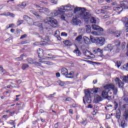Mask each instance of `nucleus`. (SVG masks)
Returning a JSON list of instances; mask_svg holds the SVG:
<instances>
[{
  "label": "nucleus",
  "instance_id": "50",
  "mask_svg": "<svg viewBox=\"0 0 128 128\" xmlns=\"http://www.w3.org/2000/svg\"><path fill=\"white\" fill-rule=\"evenodd\" d=\"M40 2L44 4L45 6H48V2L46 0L41 1Z\"/></svg>",
  "mask_w": 128,
  "mask_h": 128
},
{
  "label": "nucleus",
  "instance_id": "40",
  "mask_svg": "<svg viewBox=\"0 0 128 128\" xmlns=\"http://www.w3.org/2000/svg\"><path fill=\"white\" fill-rule=\"evenodd\" d=\"M122 81L124 82H128V75L124 77Z\"/></svg>",
  "mask_w": 128,
  "mask_h": 128
},
{
  "label": "nucleus",
  "instance_id": "18",
  "mask_svg": "<svg viewBox=\"0 0 128 128\" xmlns=\"http://www.w3.org/2000/svg\"><path fill=\"white\" fill-rule=\"evenodd\" d=\"M73 52L76 54V56H82V52H80V50H78V47H76V50L73 51Z\"/></svg>",
  "mask_w": 128,
  "mask_h": 128
},
{
  "label": "nucleus",
  "instance_id": "60",
  "mask_svg": "<svg viewBox=\"0 0 128 128\" xmlns=\"http://www.w3.org/2000/svg\"><path fill=\"white\" fill-rule=\"evenodd\" d=\"M101 14H106V11L104 10H101Z\"/></svg>",
  "mask_w": 128,
  "mask_h": 128
},
{
  "label": "nucleus",
  "instance_id": "53",
  "mask_svg": "<svg viewBox=\"0 0 128 128\" xmlns=\"http://www.w3.org/2000/svg\"><path fill=\"white\" fill-rule=\"evenodd\" d=\"M66 102H70L72 101V98L68 97L65 100Z\"/></svg>",
  "mask_w": 128,
  "mask_h": 128
},
{
  "label": "nucleus",
  "instance_id": "6",
  "mask_svg": "<svg viewBox=\"0 0 128 128\" xmlns=\"http://www.w3.org/2000/svg\"><path fill=\"white\" fill-rule=\"evenodd\" d=\"M86 101L88 104L92 102V96H90V91L88 90H85V96L83 98V102L86 104Z\"/></svg>",
  "mask_w": 128,
  "mask_h": 128
},
{
  "label": "nucleus",
  "instance_id": "56",
  "mask_svg": "<svg viewBox=\"0 0 128 128\" xmlns=\"http://www.w3.org/2000/svg\"><path fill=\"white\" fill-rule=\"evenodd\" d=\"M54 96H56V92H54L53 94L48 95V98H54Z\"/></svg>",
  "mask_w": 128,
  "mask_h": 128
},
{
  "label": "nucleus",
  "instance_id": "47",
  "mask_svg": "<svg viewBox=\"0 0 128 128\" xmlns=\"http://www.w3.org/2000/svg\"><path fill=\"white\" fill-rule=\"evenodd\" d=\"M128 108V104H124L122 105V108H124V110L128 109V108Z\"/></svg>",
  "mask_w": 128,
  "mask_h": 128
},
{
  "label": "nucleus",
  "instance_id": "48",
  "mask_svg": "<svg viewBox=\"0 0 128 128\" xmlns=\"http://www.w3.org/2000/svg\"><path fill=\"white\" fill-rule=\"evenodd\" d=\"M22 24H24L23 20H19L18 21V26H20V25Z\"/></svg>",
  "mask_w": 128,
  "mask_h": 128
},
{
  "label": "nucleus",
  "instance_id": "21",
  "mask_svg": "<svg viewBox=\"0 0 128 128\" xmlns=\"http://www.w3.org/2000/svg\"><path fill=\"white\" fill-rule=\"evenodd\" d=\"M84 54L87 56L88 58H90V56H92V54L90 52L88 51V50H86L84 52Z\"/></svg>",
  "mask_w": 128,
  "mask_h": 128
},
{
  "label": "nucleus",
  "instance_id": "12",
  "mask_svg": "<svg viewBox=\"0 0 128 128\" xmlns=\"http://www.w3.org/2000/svg\"><path fill=\"white\" fill-rule=\"evenodd\" d=\"M92 28L95 30H99V32H104V29L100 28L98 26H96V24H94L92 26Z\"/></svg>",
  "mask_w": 128,
  "mask_h": 128
},
{
  "label": "nucleus",
  "instance_id": "26",
  "mask_svg": "<svg viewBox=\"0 0 128 128\" xmlns=\"http://www.w3.org/2000/svg\"><path fill=\"white\" fill-rule=\"evenodd\" d=\"M108 34H114V32H116V30L114 29H108L107 30Z\"/></svg>",
  "mask_w": 128,
  "mask_h": 128
},
{
  "label": "nucleus",
  "instance_id": "22",
  "mask_svg": "<svg viewBox=\"0 0 128 128\" xmlns=\"http://www.w3.org/2000/svg\"><path fill=\"white\" fill-rule=\"evenodd\" d=\"M91 92H92L94 94H98V92H100V88H94L92 89Z\"/></svg>",
  "mask_w": 128,
  "mask_h": 128
},
{
  "label": "nucleus",
  "instance_id": "38",
  "mask_svg": "<svg viewBox=\"0 0 128 128\" xmlns=\"http://www.w3.org/2000/svg\"><path fill=\"white\" fill-rule=\"evenodd\" d=\"M35 24H37V26H38V28H42V30H43L42 24L40 22H36Z\"/></svg>",
  "mask_w": 128,
  "mask_h": 128
},
{
  "label": "nucleus",
  "instance_id": "54",
  "mask_svg": "<svg viewBox=\"0 0 128 128\" xmlns=\"http://www.w3.org/2000/svg\"><path fill=\"white\" fill-rule=\"evenodd\" d=\"M43 10H44V11H45L46 12L48 13L50 12V10L48 8H44Z\"/></svg>",
  "mask_w": 128,
  "mask_h": 128
},
{
  "label": "nucleus",
  "instance_id": "39",
  "mask_svg": "<svg viewBox=\"0 0 128 128\" xmlns=\"http://www.w3.org/2000/svg\"><path fill=\"white\" fill-rule=\"evenodd\" d=\"M34 6H36V8H38V10H44V8L40 7V6L39 5L35 4Z\"/></svg>",
  "mask_w": 128,
  "mask_h": 128
},
{
  "label": "nucleus",
  "instance_id": "37",
  "mask_svg": "<svg viewBox=\"0 0 128 128\" xmlns=\"http://www.w3.org/2000/svg\"><path fill=\"white\" fill-rule=\"evenodd\" d=\"M120 110L119 112H116V118H117L118 120H120Z\"/></svg>",
  "mask_w": 128,
  "mask_h": 128
},
{
  "label": "nucleus",
  "instance_id": "4",
  "mask_svg": "<svg viewBox=\"0 0 128 128\" xmlns=\"http://www.w3.org/2000/svg\"><path fill=\"white\" fill-rule=\"evenodd\" d=\"M44 22L45 24H50L52 28H56L58 26V21L56 19H54V18L52 17H48L44 20Z\"/></svg>",
  "mask_w": 128,
  "mask_h": 128
},
{
  "label": "nucleus",
  "instance_id": "43",
  "mask_svg": "<svg viewBox=\"0 0 128 128\" xmlns=\"http://www.w3.org/2000/svg\"><path fill=\"white\" fill-rule=\"evenodd\" d=\"M32 14H34V16H36V18H40V15L38 14L36 12H32Z\"/></svg>",
  "mask_w": 128,
  "mask_h": 128
},
{
  "label": "nucleus",
  "instance_id": "14",
  "mask_svg": "<svg viewBox=\"0 0 128 128\" xmlns=\"http://www.w3.org/2000/svg\"><path fill=\"white\" fill-rule=\"evenodd\" d=\"M114 44V47L116 48V52H118V50H120V41L117 40L115 41Z\"/></svg>",
  "mask_w": 128,
  "mask_h": 128
},
{
  "label": "nucleus",
  "instance_id": "41",
  "mask_svg": "<svg viewBox=\"0 0 128 128\" xmlns=\"http://www.w3.org/2000/svg\"><path fill=\"white\" fill-rule=\"evenodd\" d=\"M102 98L100 96H98L96 98V102H102Z\"/></svg>",
  "mask_w": 128,
  "mask_h": 128
},
{
  "label": "nucleus",
  "instance_id": "5",
  "mask_svg": "<svg viewBox=\"0 0 128 128\" xmlns=\"http://www.w3.org/2000/svg\"><path fill=\"white\" fill-rule=\"evenodd\" d=\"M128 1H121L120 2V7H118V6H114V10H120V8H122V10H120V12H118V14H120V12H122L124 8V10H128ZM122 6H124V8H122Z\"/></svg>",
  "mask_w": 128,
  "mask_h": 128
},
{
  "label": "nucleus",
  "instance_id": "59",
  "mask_svg": "<svg viewBox=\"0 0 128 128\" xmlns=\"http://www.w3.org/2000/svg\"><path fill=\"white\" fill-rule=\"evenodd\" d=\"M14 24H10L9 25V26L8 27H7V30L8 29V28H14Z\"/></svg>",
  "mask_w": 128,
  "mask_h": 128
},
{
  "label": "nucleus",
  "instance_id": "24",
  "mask_svg": "<svg viewBox=\"0 0 128 128\" xmlns=\"http://www.w3.org/2000/svg\"><path fill=\"white\" fill-rule=\"evenodd\" d=\"M114 34H116V38H119V36H120V34H122V30H115Z\"/></svg>",
  "mask_w": 128,
  "mask_h": 128
},
{
  "label": "nucleus",
  "instance_id": "34",
  "mask_svg": "<svg viewBox=\"0 0 128 128\" xmlns=\"http://www.w3.org/2000/svg\"><path fill=\"white\" fill-rule=\"evenodd\" d=\"M121 126L122 128H126V124L125 120H122L121 122Z\"/></svg>",
  "mask_w": 128,
  "mask_h": 128
},
{
  "label": "nucleus",
  "instance_id": "45",
  "mask_svg": "<svg viewBox=\"0 0 128 128\" xmlns=\"http://www.w3.org/2000/svg\"><path fill=\"white\" fill-rule=\"evenodd\" d=\"M114 110H116L118 108V104L116 102H114Z\"/></svg>",
  "mask_w": 128,
  "mask_h": 128
},
{
  "label": "nucleus",
  "instance_id": "36",
  "mask_svg": "<svg viewBox=\"0 0 128 128\" xmlns=\"http://www.w3.org/2000/svg\"><path fill=\"white\" fill-rule=\"evenodd\" d=\"M125 22V26L126 27V28L125 29L126 32H128V20L127 21L124 22Z\"/></svg>",
  "mask_w": 128,
  "mask_h": 128
},
{
  "label": "nucleus",
  "instance_id": "46",
  "mask_svg": "<svg viewBox=\"0 0 128 128\" xmlns=\"http://www.w3.org/2000/svg\"><path fill=\"white\" fill-rule=\"evenodd\" d=\"M86 124H88V122H86V120H83L81 122V124L83 126H86Z\"/></svg>",
  "mask_w": 128,
  "mask_h": 128
},
{
  "label": "nucleus",
  "instance_id": "8",
  "mask_svg": "<svg viewBox=\"0 0 128 128\" xmlns=\"http://www.w3.org/2000/svg\"><path fill=\"white\" fill-rule=\"evenodd\" d=\"M71 24H72L73 26H80L82 24V21L78 19V18L76 17L72 19Z\"/></svg>",
  "mask_w": 128,
  "mask_h": 128
},
{
  "label": "nucleus",
  "instance_id": "28",
  "mask_svg": "<svg viewBox=\"0 0 128 128\" xmlns=\"http://www.w3.org/2000/svg\"><path fill=\"white\" fill-rule=\"evenodd\" d=\"M90 22H91V24H96V18L91 16L90 19Z\"/></svg>",
  "mask_w": 128,
  "mask_h": 128
},
{
  "label": "nucleus",
  "instance_id": "63",
  "mask_svg": "<svg viewBox=\"0 0 128 128\" xmlns=\"http://www.w3.org/2000/svg\"><path fill=\"white\" fill-rule=\"evenodd\" d=\"M69 112L70 114H74V110H72V109H70L69 110Z\"/></svg>",
  "mask_w": 128,
  "mask_h": 128
},
{
  "label": "nucleus",
  "instance_id": "58",
  "mask_svg": "<svg viewBox=\"0 0 128 128\" xmlns=\"http://www.w3.org/2000/svg\"><path fill=\"white\" fill-rule=\"evenodd\" d=\"M26 38V34H24L20 38V40H22L23 38Z\"/></svg>",
  "mask_w": 128,
  "mask_h": 128
},
{
  "label": "nucleus",
  "instance_id": "42",
  "mask_svg": "<svg viewBox=\"0 0 128 128\" xmlns=\"http://www.w3.org/2000/svg\"><path fill=\"white\" fill-rule=\"evenodd\" d=\"M59 84L61 86H66V83H64V82L62 81H60L59 82Z\"/></svg>",
  "mask_w": 128,
  "mask_h": 128
},
{
  "label": "nucleus",
  "instance_id": "55",
  "mask_svg": "<svg viewBox=\"0 0 128 128\" xmlns=\"http://www.w3.org/2000/svg\"><path fill=\"white\" fill-rule=\"evenodd\" d=\"M61 36H68V34L62 32L61 33Z\"/></svg>",
  "mask_w": 128,
  "mask_h": 128
},
{
  "label": "nucleus",
  "instance_id": "1",
  "mask_svg": "<svg viewBox=\"0 0 128 128\" xmlns=\"http://www.w3.org/2000/svg\"><path fill=\"white\" fill-rule=\"evenodd\" d=\"M86 8L81 7H76L74 8V13L76 14L77 12H80V16L82 20H84L86 22H90V18H92V14L89 12L86 11Z\"/></svg>",
  "mask_w": 128,
  "mask_h": 128
},
{
  "label": "nucleus",
  "instance_id": "51",
  "mask_svg": "<svg viewBox=\"0 0 128 128\" xmlns=\"http://www.w3.org/2000/svg\"><path fill=\"white\" fill-rule=\"evenodd\" d=\"M97 52H98H98H100V54H102V52H104V51H102V50H100V48H97Z\"/></svg>",
  "mask_w": 128,
  "mask_h": 128
},
{
  "label": "nucleus",
  "instance_id": "27",
  "mask_svg": "<svg viewBox=\"0 0 128 128\" xmlns=\"http://www.w3.org/2000/svg\"><path fill=\"white\" fill-rule=\"evenodd\" d=\"M30 66H28V64H24L22 66V70H26V68H28Z\"/></svg>",
  "mask_w": 128,
  "mask_h": 128
},
{
  "label": "nucleus",
  "instance_id": "25",
  "mask_svg": "<svg viewBox=\"0 0 128 128\" xmlns=\"http://www.w3.org/2000/svg\"><path fill=\"white\" fill-rule=\"evenodd\" d=\"M26 56V54H21L20 57H18L15 58V60L18 62L20 61V60H24V56Z\"/></svg>",
  "mask_w": 128,
  "mask_h": 128
},
{
  "label": "nucleus",
  "instance_id": "10",
  "mask_svg": "<svg viewBox=\"0 0 128 128\" xmlns=\"http://www.w3.org/2000/svg\"><path fill=\"white\" fill-rule=\"evenodd\" d=\"M106 90L108 89H106V90H104L102 92V98H105L108 100H110L111 96H108V92L106 91Z\"/></svg>",
  "mask_w": 128,
  "mask_h": 128
},
{
  "label": "nucleus",
  "instance_id": "17",
  "mask_svg": "<svg viewBox=\"0 0 128 128\" xmlns=\"http://www.w3.org/2000/svg\"><path fill=\"white\" fill-rule=\"evenodd\" d=\"M68 69L66 68H64L61 69V74L63 76H64L66 77V74H68Z\"/></svg>",
  "mask_w": 128,
  "mask_h": 128
},
{
  "label": "nucleus",
  "instance_id": "33",
  "mask_svg": "<svg viewBox=\"0 0 128 128\" xmlns=\"http://www.w3.org/2000/svg\"><path fill=\"white\" fill-rule=\"evenodd\" d=\"M72 74H74V72H71L68 74V72L67 74L66 75V78H72Z\"/></svg>",
  "mask_w": 128,
  "mask_h": 128
},
{
  "label": "nucleus",
  "instance_id": "57",
  "mask_svg": "<svg viewBox=\"0 0 128 128\" xmlns=\"http://www.w3.org/2000/svg\"><path fill=\"white\" fill-rule=\"evenodd\" d=\"M14 111H13V112H9V114H10V116H14Z\"/></svg>",
  "mask_w": 128,
  "mask_h": 128
},
{
  "label": "nucleus",
  "instance_id": "64",
  "mask_svg": "<svg viewBox=\"0 0 128 128\" xmlns=\"http://www.w3.org/2000/svg\"><path fill=\"white\" fill-rule=\"evenodd\" d=\"M56 78H60V72H57L56 73Z\"/></svg>",
  "mask_w": 128,
  "mask_h": 128
},
{
  "label": "nucleus",
  "instance_id": "15",
  "mask_svg": "<svg viewBox=\"0 0 128 128\" xmlns=\"http://www.w3.org/2000/svg\"><path fill=\"white\" fill-rule=\"evenodd\" d=\"M37 52L40 58H42V57L44 56V50L42 49L39 48Z\"/></svg>",
  "mask_w": 128,
  "mask_h": 128
},
{
  "label": "nucleus",
  "instance_id": "9",
  "mask_svg": "<svg viewBox=\"0 0 128 128\" xmlns=\"http://www.w3.org/2000/svg\"><path fill=\"white\" fill-rule=\"evenodd\" d=\"M114 80L116 82V84H118V87L120 88H124V84L122 81V80H120V78H116Z\"/></svg>",
  "mask_w": 128,
  "mask_h": 128
},
{
  "label": "nucleus",
  "instance_id": "44",
  "mask_svg": "<svg viewBox=\"0 0 128 128\" xmlns=\"http://www.w3.org/2000/svg\"><path fill=\"white\" fill-rule=\"evenodd\" d=\"M9 124H12V126H16V122H14V121L12 120H10L9 122Z\"/></svg>",
  "mask_w": 128,
  "mask_h": 128
},
{
  "label": "nucleus",
  "instance_id": "16",
  "mask_svg": "<svg viewBox=\"0 0 128 128\" xmlns=\"http://www.w3.org/2000/svg\"><path fill=\"white\" fill-rule=\"evenodd\" d=\"M84 42H85V44H90V41L92 42V40H90V38H88V37H86V36H84L83 38Z\"/></svg>",
  "mask_w": 128,
  "mask_h": 128
},
{
  "label": "nucleus",
  "instance_id": "2",
  "mask_svg": "<svg viewBox=\"0 0 128 128\" xmlns=\"http://www.w3.org/2000/svg\"><path fill=\"white\" fill-rule=\"evenodd\" d=\"M74 8V6H72L70 4H68L67 6H62L60 8H59L58 10H55L53 12H52L50 14H53L52 16H58V14H64V12H68L70 10H72Z\"/></svg>",
  "mask_w": 128,
  "mask_h": 128
},
{
  "label": "nucleus",
  "instance_id": "61",
  "mask_svg": "<svg viewBox=\"0 0 128 128\" xmlns=\"http://www.w3.org/2000/svg\"><path fill=\"white\" fill-rule=\"evenodd\" d=\"M10 86H12V88H16V84L12 83V84L10 85Z\"/></svg>",
  "mask_w": 128,
  "mask_h": 128
},
{
  "label": "nucleus",
  "instance_id": "30",
  "mask_svg": "<svg viewBox=\"0 0 128 128\" xmlns=\"http://www.w3.org/2000/svg\"><path fill=\"white\" fill-rule=\"evenodd\" d=\"M124 115L125 120H128V110H126L124 112Z\"/></svg>",
  "mask_w": 128,
  "mask_h": 128
},
{
  "label": "nucleus",
  "instance_id": "19",
  "mask_svg": "<svg viewBox=\"0 0 128 128\" xmlns=\"http://www.w3.org/2000/svg\"><path fill=\"white\" fill-rule=\"evenodd\" d=\"M0 16H9L10 18H14V14L10 12H6L4 14H0Z\"/></svg>",
  "mask_w": 128,
  "mask_h": 128
},
{
  "label": "nucleus",
  "instance_id": "31",
  "mask_svg": "<svg viewBox=\"0 0 128 128\" xmlns=\"http://www.w3.org/2000/svg\"><path fill=\"white\" fill-rule=\"evenodd\" d=\"M86 32L88 34H90V25H86Z\"/></svg>",
  "mask_w": 128,
  "mask_h": 128
},
{
  "label": "nucleus",
  "instance_id": "35",
  "mask_svg": "<svg viewBox=\"0 0 128 128\" xmlns=\"http://www.w3.org/2000/svg\"><path fill=\"white\" fill-rule=\"evenodd\" d=\"M44 64H48V66H53L54 64V63L50 61L44 62Z\"/></svg>",
  "mask_w": 128,
  "mask_h": 128
},
{
  "label": "nucleus",
  "instance_id": "3",
  "mask_svg": "<svg viewBox=\"0 0 128 128\" xmlns=\"http://www.w3.org/2000/svg\"><path fill=\"white\" fill-rule=\"evenodd\" d=\"M90 40L92 42H95L97 46H102L104 44V42H106V39L102 37H93L90 36Z\"/></svg>",
  "mask_w": 128,
  "mask_h": 128
},
{
  "label": "nucleus",
  "instance_id": "7",
  "mask_svg": "<svg viewBox=\"0 0 128 128\" xmlns=\"http://www.w3.org/2000/svg\"><path fill=\"white\" fill-rule=\"evenodd\" d=\"M105 90H112L113 94L114 96L118 94V88H116V86L114 84H108L104 86Z\"/></svg>",
  "mask_w": 128,
  "mask_h": 128
},
{
  "label": "nucleus",
  "instance_id": "32",
  "mask_svg": "<svg viewBox=\"0 0 128 128\" xmlns=\"http://www.w3.org/2000/svg\"><path fill=\"white\" fill-rule=\"evenodd\" d=\"M82 35H80L78 37H76V40L80 42L82 40Z\"/></svg>",
  "mask_w": 128,
  "mask_h": 128
},
{
  "label": "nucleus",
  "instance_id": "29",
  "mask_svg": "<svg viewBox=\"0 0 128 128\" xmlns=\"http://www.w3.org/2000/svg\"><path fill=\"white\" fill-rule=\"evenodd\" d=\"M64 44H66L67 46H71L70 42V40H65L64 42Z\"/></svg>",
  "mask_w": 128,
  "mask_h": 128
},
{
  "label": "nucleus",
  "instance_id": "52",
  "mask_svg": "<svg viewBox=\"0 0 128 128\" xmlns=\"http://www.w3.org/2000/svg\"><path fill=\"white\" fill-rule=\"evenodd\" d=\"M51 4H58V1L55 0H50Z\"/></svg>",
  "mask_w": 128,
  "mask_h": 128
},
{
  "label": "nucleus",
  "instance_id": "62",
  "mask_svg": "<svg viewBox=\"0 0 128 128\" xmlns=\"http://www.w3.org/2000/svg\"><path fill=\"white\" fill-rule=\"evenodd\" d=\"M96 14H102V10H96Z\"/></svg>",
  "mask_w": 128,
  "mask_h": 128
},
{
  "label": "nucleus",
  "instance_id": "13",
  "mask_svg": "<svg viewBox=\"0 0 128 128\" xmlns=\"http://www.w3.org/2000/svg\"><path fill=\"white\" fill-rule=\"evenodd\" d=\"M23 19L26 20L28 24H30L32 22V19L26 15L23 16Z\"/></svg>",
  "mask_w": 128,
  "mask_h": 128
},
{
  "label": "nucleus",
  "instance_id": "49",
  "mask_svg": "<svg viewBox=\"0 0 128 128\" xmlns=\"http://www.w3.org/2000/svg\"><path fill=\"white\" fill-rule=\"evenodd\" d=\"M123 100H124V102H126V104L128 103V97H123Z\"/></svg>",
  "mask_w": 128,
  "mask_h": 128
},
{
  "label": "nucleus",
  "instance_id": "11",
  "mask_svg": "<svg viewBox=\"0 0 128 128\" xmlns=\"http://www.w3.org/2000/svg\"><path fill=\"white\" fill-rule=\"evenodd\" d=\"M26 60L28 62V64H38V66H42L40 63V62H36V61L34 60H32V58H28L26 59Z\"/></svg>",
  "mask_w": 128,
  "mask_h": 128
},
{
  "label": "nucleus",
  "instance_id": "23",
  "mask_svg": "<svg viewBox=\"0 0 128 128\" xmlns=\"http://www.w3.org/2000/svg\"><path fill=\"white\" fill-rule=\"evenodd\" d=\"M18 6L20 8H24L26 6V2H22L20 4H18Z\"/></svg>",
  "mask_w": 128,
  "mask_h": 128
},
{
  "label": "nucleus",
  "instance_id": "20",
  "mask_svg": "<svg viewBox=\"0 0 128 128\" xmlns=\"http://www.w3.org/2000/svg\"><path fill=\"white\" fill-rule=\"evenodd\" d=\"M112 46L111 44H109L107 46L104 48V50H110V52H112Z\"/></svg>",
  "mask_w": 128,
  "mask_h": 128
}]
</instances>
